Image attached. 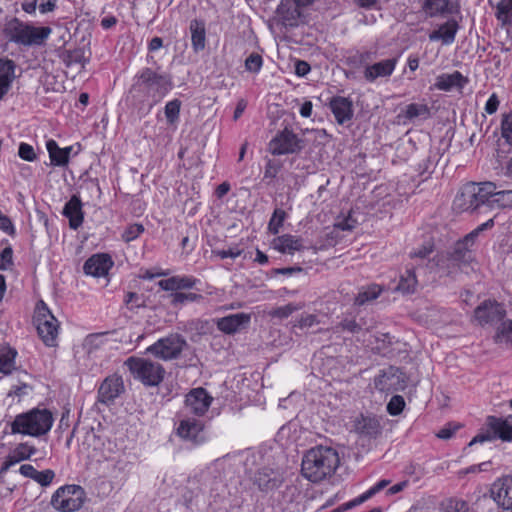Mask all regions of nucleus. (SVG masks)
Returning a JSON list of instances; mask_svg holds the SVG:
<instances>
[{
  "instance_id": "46",
  "label": "nucleus",
  "mask_w": 512,
  "mask_h": 512,
  "mask_svg": "<svg viewBox=\"0 0 512 512\" xmlns=\"http://www.w3.org/2000/svg\"><path fill=\"white\" fill-rule=\"evenodd\" d=\"M286 218V212L282 209H275L270 221L268 223V230L271 234L276 235L279 233L280 228Z\"/></svg>"
},
{
  "instance_id": "42",
  "label": "nucleus",
  "mask_w": 512,
  "mask_h": 512,
  "mask_svg": "<svg viewBox=\"0 0 512 512\" xmlns=\"http://www.w3.org/2000/svg\"><path fill=\"white\" fill-rule=\"evenodd\" d=\"M181 105L179 99H173L166 103L164 114L168 124L175 125L179 121Z\"/></svg>"
},
{
  "instance_id": "36",
  "label": "nucleus",
  "mask_w": 512,
  "mask_h": 512,
  "mask_svg": "<svg viewBox=\"0 0 512 512\" xmlns=\"http://www.w3.org/2000/svg\"><path fill=\"white\" fill-rule=\"evenodd\" d=\"M418 281L414 269L409 268L400 276L396 290L403 294H411L416 291Z\"/></svg>"
},
{
  "instance_id": "15",
  "label": "nucleus",
  "mask_w": 512,
  "mask_h": 512,
  "mask_svg": "<svg viewBox=\"0 0 512 512\" xmlns=\"http://www.w3.org/2000/svg\"><path fill=\"white\" fill-rule=\"evenodd\" d=\"M375 389L381 392H394L404 388L403 374L399 368L390 366L374 378Z\"/></svg>"
},
{
  "instance_id": "40",
  "label": "nucleus",
  "mask_w": 512,
  "mask_h": 512,
  "mask_svg": "<svg viewBox=\"0 0 512 512\" xmlns=\"http://www.w3.org/2000/svg\"><path fill=\"white\" fill-rule=\"evenodd\" d=\"M36 448L28 443L18 444L8 455L15 464L30 459L35 453Z\"/></svg>"
},
{
  "instance_id": "51",
  "label": "nucleus",
  "mask_w": 512,
  "mask_h": 512,
  "mask_svg": "<svg viewBox=\"0 0 512 512\" xmlns=\"http://www.w3.org/2000/svg\"><path fill=\"white\" fill-rule=\"evenodd\" d=\"M404 407V398L400 395H394L387 404V412L392 416H397L403 411Z\"/></svg>"
},
{
  "instance_id": "60",
  "label": "nucleus",
  "mask_w": 512,
  "mask_h": 512,
  "mask_svg": "<svg viewBox=\"0 0 512 512\" xmlns=\"http://www.w3.org/2000/svg\"><path fill=\"white\" fill-rule=\"evenodd\" d=\"M242 253V250L237 248V247H233V248H229L227 250H213V254H215L217 257H219L220 259H225V258H236L238 256H240Z\"/></svg>"
},
{
  "instance_id": "26",
  "label": "nucleus",
  "mask_w": 512,
  "mask_h": 512,
  "mask_svg": "<svg viewBox=\"0 0 512 512\" xmlns=\"http://www.w3.org/2000/svg\"><path fill=\"white\" fill-rule=\"evenodd\" d=\"M459 24L455 19H449L429 34L430 41L441 40L444 45H450L455 41Z\"/></svg>"
},
{
  "instance_id": "56",
  "label": "nucleus",
  "mask_w": 512,
  "mask_h": 512,
  "mask_svg": "<svg viewBox=\"0 0 512 512\" xmlns=\"http://www.w3.org/2000/svg\"><path fill=\"white\" fill-rule=\"evenodd\" d=\"M13 264V250L10 246L0 253V270H6Z\"/></svg>"
},
{
  "instance_id": "29",
  "label": "nucleus",
  "mask_w": 512,
  "mask_h": 512,
  "mask_svg": "<svg viewBox=\"0 0 512 512\" xmlns=\"http://www.w3.org/2000/svg\"><path fill=\"white\" fill-rule=\"evenodd\" d=\"M15 77V63L0 58V100L8 93Z\"/></svg>"
},
{
  "instance_id": "35",
  "label": "nucleus",
  "mask_w": 512,
  "mask_h": 512,
  "mask_svg": "<svg viewBox=\"0 0 512 512\" xmlns=\"http://www.w3.org/2000/svg\"><path fill=\"white\" fill-rule=\"evenodd\" d=\"M497 186L493 182L475 183V192L477 194L478 202L480 205H487L492 208V198Z\"/></svg>"
},
{
  "instance_id": "22",
  "label": "nucleus",
  "mask_w": 512,
  "mask_h": 512,
  "mask_svg": "<svg viewBox=\"0 0 512 512\" xmlns=\"http://www.w3.org/2000/svg\"><path fill=\"white\" fill-rule=\"evenodd\" d=\"M272 247L282 254H294L304 249L303 240L300 237L283 234L272 240Z\"/></svg>"
},
{
  "instance_id": "30",
  "label": "nucleus",
  "mask_w": 512,
  "mask_h": 512,
  "mask_svg": "<svg viewBox=\"0 0 512 512\" xmlns=\"http://www.w3.org/2000/svg\"><path fill=\"white\" fill-rule=\"evenodd\" d=\"M404 123L426 120L430 117V108L425 103H410L398 115Z\"/></svg>"
},
{
  "instance_id": "23",
  "label": "nucleus",
  "mask_w": 512,
  "mask_h": 512,
  "mask_svg": "<svg viewBox=\"0 0 512 512\" xmlns=\"http://www.w3.org/2000/svg\"><path fill=\"white\" fill-rule=\"evenodd\" d=\"M329 105L336 121L339 124H344L352 118L353 104L350 99L342 96H336L330 100Z\"/></svg>"
},
{
  "instance_id": "41",
  "label": "nucleus",
  "mask_w": 512,
  "mask_h": 512,
  "mask_svg": "<svg viewBox=\"0 0 512 512\" xmlns=\"http://www.w3.org/2000/svg\"><path fill=\"white\" fill-rule=\"evenodd\" d=\"M391 483L388 479H382L379 482H377L375 485H373L370 489H368L366 492H364L362 495H360L358 498L354 499L352 502L347 504L348 507L355 506L357 504H361L365 502L366 500L370 499L372 496L389 486Z\"/></svg>"
},
{
  "instance_id": "31",
  "label": "nucleus",
  "mask_w": 512,
  "mask_h": 512,
  "mask_svg": "<svg viewBox=\"0 0 512 512\" xmlns=\"http://www.w3.org/2000/svg\"><path fill=\"white\" fill-rule=\"evenodd\" d=\"M198 280L192 276H173L159 281L158 285L165 291H177L193 288Z\"/></svg>"
},
{
  "instance_id": "25",
  "label": "nucleus",
  "mask_w": 512,
  "mask_h": 512,
  "mask_svg": "<svg viewBox=\"0 0 512 512\" xmlns=\"http://www.w3.org/2000/svg\"><path fill=\"white\" fill-rule=\"evenodd\" d=\"M251 316L247 313H237L221 318L218 323V329L224 333L232 334L239 330L241 327L247 326L250 323Z\"/></svg>"
},
{
  "instance_id": "59",
  "label": "nucleus",
  "mask_w": 512,
  "mask_h": 512,
  "mask_svg": "<svg viewBox=\"0 0 512 512\" xmlns=\"http://www.w3.org/2000/svg\"><path fill=\"white\" fill-rule=\"evenodd\" d=\"M433 252V245L430 243L424 244L421 248L415 249L410 253L411 258L425 259Z\"/></svg>"
},
{
  "instance_id": "49",
  "label": "nucleus",
  "mask_w": 512,
  "mask_h": 512,
  "mask_svg": "<svg viewBox=\"0 0 512 512\" xmlns=\"http://www.w3.org/2000/svg\"><path fill=\"white\" fill-rule=\"evenodd\" d=\"M501 134L506 143L512 147V111L503 115L501 121Z\"/></svg>"
},
{
  "instance_id": "24",
  "label": "nucleus",
  "mask_w": 512,
  "mask_h": 512,
  "mask_svg": "<svg viewBox=\"0 0 512 512\" xmlns=\"http://www.w3.org/2000/svg\"><path fill=\"white\" fill-rule=\"evenodd\" d=\"M454 204L462 211H475L481 205L475 192V183L467 184L456 197Z\"/></svg>"
},
{
  "instance_id": "28",
  "label": "nucleus",
  "mask_w": 512,
  "mask_h": 512,
  "mask_svg": "<svg viewBox=\"0 0 512 512\" xmlns=\"http://www.w3.org/2000/svg\"><path fill=\"white\" fill-rule=\"evenodd\" d=\"M63 214L69 219V226L76 230L83 223L82 203L79 197L73 195L65 204Z\"/></svg>"
},
{
  "instance_id": "4",
  "label": "nucleus",
  "mask_w": 512,
  "mask_h": 512,
  "mask_svg": "<svg viewBox=\"0 0 512 512\" xmlns=\"http://www.w3.org/2000/svg\"><path fill=\"white\" fill-rule=\"evenodd\" d=\"M124 365L134 379L149 387L158 386L163 381L166 373L160 363L147 358L131 356L125 360Z\"/></svg>"
},
{
  "instance_id": "7",
  "label": "nucleus",
  "mask_w": 512,
  "mask_h": 512,
  "mask_svg": "<svg viewBox=\"0 0 512 512\" xmlns=\"http://www.w3.org/2000/svg\"><path fill=\"white\" fill-rule=\"evenodd\" d=\"M85 497V491L81 486L65 485L54 492L51 505L60 512H74L83 506Z\"/></svg>"
},
{
  "instance_id": "62",
  "label": "nucleus",
  "mask_w": 512,
  "mask_h": 512,
  "mask_svg": "<svg viewBox=\"0 0 512 512\" xmlns=\"http://www.w3.org/2000/svg\"><path fill=\"white\" fill-rule=\"evenodd\" d=\"M0 229L11 236L15 235V227L11 219L6 215L0 218Z\"/></svg>"
},
{
  "instance_id": "37",
  "label": "nucleus",
  "mask_w": 512,
  "mask_h": 512,
  "mask_svg": "<svg viewBox=\"0 0 512 512\" xmlns=\"http://www.w3.org/2000/svg\"><path fill=\"white\" fill-rule=\"evenodd\" d=\"M17 352L10 347L0 348V373L10 374L15 369V357Z\"/></svg>"
},
{
  "instance_id": "43",
  "label": "nucleus",
  "mask_w": 512,
  "mask_h": 512,
  "mask_svg": "<svg viewBox=\"0 0 512 512\" xmlns=\"http://www.w3.org/2000/svg\"><path fill=\"white\" fill-rule=\"evenodd\" d=\"M496 18L503 24L512 22V0H499L496 5Z\"/></svg>"
},
{
  "instance_id": "39",
  "label": "nucleus",
  "mask_w": 512,
  "mask_h": 512,
  "mask_svg": "<svg viewBox=\"0 0 512 512\" xmlns=\"http://www.w3.org/2000/svg\"><path fill=\"white\" fill-rule=\"evenodd\" d=\"M46 148L49 153V157L51 160V164L54 166H65L68 164L67 158L63 153L62 148H60L57 142L53 139H50L46 142Z\"/></svg>"
},
{
  "instance_id": "53",
  "label": "nucleus",
  "mask_w": 512,
  "mask_h": 512,
  "mask_svg": "<svg viewBox=\"0 0 512 512\" xmlns=\"http://www.w3.org/2000/svg\"><path fill=\"white\" fill-rule=\"evenodd\" d=\"M55 478V472L51 469L37 471L34 481L43 487L49 486Z\"/></svg>"
},
{
  "instance_id": "45",
  "label": "nucleus",
  "mask_w": 512,
  "mask_h": 512,
  "mask_svg": "<svg viewBox=\"0 0 512 512\" xmlns=\"http://www.w3.org/2000/svg\"><path fill=\"white\" fill-rule=\"evenodd\" d=\"M172 300L171 303L174 306L183 305L187 302H199L203 299L201 294L196 293H184V292H175L171 294Z\"/></svg>"
},
{
  "instance_id": "5",
  "label": "nucleus",
  "mask_w": 512,
  "mask_h": 512,
  "mask_svg": "<svg viewBox=\"0 0 512 512\" xmlns=\"http://www.w3.org/2000/svg\"><path fill=\"white\" fill-rule=\"evenodd\" d=\"M6 31L12 41L31 46L42 45L51 34L52 29L50 27H34L14 18L7 24Z\"/></svg>"
},
{
  "instance_id": "48",
  "label": "nucleus",
  "mask_w": 512,
  "mask_h": 512,
  "mask_svg": "<svg viewBox=\"0 0 512 512\" xmlns=\"http://www.w3.org/2000/svg\"><path fill=\"white\" fill-rule=\"evenodd\" d=\"M245 69L250 73H258L263 65V58L259 53L253 52L245 59Z\"/></svg>"
},
{
  "instance_id": "27",
  "label": "nucleus",
  "mask_w": 512,
  "mask_h": 512,
  "mask_svg": "<svg viewBox=\"0 0 512 512\" xmlns=\"http://www.w3.org/2000/svg\"><path fill=\"white\" fill-rule=\"evenodd\" d=\"M254 482L259 489L268 491L279 487L282 483V477L279 472L271 468H262L256 473Z\"/></svg>"
},
{
  "instance_id": "33",
  "label": "nucleus",
  "mask_w": 512,
  "mask_h": 512,
  "mask_svg": "<svg viewBox=\"0 0 512 512\" xmlns=\"http://www.w3.org/2000/svg\"><path fill=\"white\" fill-rule=\"evenodd\" d=\"M191 32V43L194 52L198 53L204 50L206 45V29L205 23L201 20L194 19L189 26Z\"/></svg>"
},
{
  "instance_id": "38",
  "label": "nucleus",
  "mask_w": 512,
  "mask_h": 512,
  "mask_svg": "<svg viewBox=\"0 0 512 512\" xmlns=\"http://www.w3.org/2000/svg\"><path fill=\"white\" fill-rule=\"evenodd\" d=\"M383 289L381 286L377 284L369 285L365 288H362L357 296L355 297V305L363 306L366 303L378 298L382 293Z\"/></svg>"
},
{
  "instance_id": "64",
  "label": "nucleus",
  "mask_w": 512,
  "mask_h": 512,
  "mask_svg": "<svg viewBox=\"0 0 512 512\" xmlns=\"http://www.w3.org/2000/svg\"><path fill=\"white\" fill-rule=\"evenodd\" d=\"M318 323H319V321H318L316 315H313V314L303 315L298 320V326L300 328H309Z\"/></svg>"
},
{
  "instance_id": "63",
  "label": "nucleus",
  "mask_w": 512,
  "mask_h": 512,
  "mask_svg": "<svg viewBox=\"0 0 512 512\" xmlns=\"http://www.w3.org/2000/svg\"><path fill=\"white\" fill-rule=\"evenodd\" d=\"M499 104L500 101L498 99V96L495 93H493L485 104V112L490 115L494 114L497 111Z\"/></svg>"
},
{
  "instance_id": "19",
  "label": "nucleus",
  "mask_w": 512,
  "mask_h": 512,
  "mask_svg": "<svg viewBox=\"0 0 512 512\" xmlns=\"http://www.w3.org/2000/svg\"><path fill=\"white\" fill-rule=\"evenodd\" d=\"M353 427L357 434L368 439H375L382 432L380 420L373 415L361 414L355 419Z\"/></svg>"
},
{
  "instance_id": "44",
  "label": "nucleus",
  "mask_w": 512,
  "mask_h": 512,
  "mask_svg": "<svg viewBox=\"0 0 512 512\" xmlns=\"http://www.w3.org/2000/svg\"><path fill=\"white\" fill-rule=\"evenodd\" d=\"M492 208H512V190H495L491 200Z\"/></svg>"
},
{
  "instance_id": "2",
  "label": "nucleus",
  "mask_w": 512,
  "mask_h": 512,
  "mask_svg": "<svg viewBox=\"0 0 512 512\" xmlns=\"http://www.w3.org/2000/svg\"><path fill=\"white\" fill-rule=\"evenodd\" d=\"M339 464L340 457L336 449L319 445L304 454L301 472L309 481L318 483L331 477Z\"/></svg>"
},
{
  "instance_id": "14",
  "label": "nucleus",
  "mask_w": 512,
  "mask_h": 512,
  "mask_svg": "<svg viewBox=\"0 0 512 512\" xmlns=\"http://www.w3.org/2000/svg\"><path fill=\"white\" fill-rule=\"evenodd\" d=\"M505 315L504 306L494 300H485L474 310L475 320L482 326L497 324Z\"/></svg>"
},
{
  "instance_id": "6",
  "label": "nucleus",
  "mask_w": 512,
  "mask_h": 512,
  "mask_svg": "<svg viewBox=\"0 0 512 512\" xmlns=\"http://www.w3.org/2000/svg\"><path fill=\"white\" fill-rule=\"evenodd\" d=\"M34 323L38 335L45 345L50 347L56 346L59 322L43 301H39L36 305Z\"/></svg>"
},
{
  "instance_id": "11",
  "label": "nucleus",
  "mask_w": 512,
  "mask_h": 512,
  "mask_svg": "<svg viewBox=\"0 0 512 512\" xmlns=\"http://www.w3.org/2000/svg\"><path fill=\"white\" fill-rule=\"evenodd\" d=\"M475 239L476 232H470L463 239L456 242L452 252L449 254L447 259L449 262L448 268H450V265L453 267L457 266L462 268L464 266L470 265L474 261L472 246L475 243Z\"/></svg>"
},
{
  "instance_id": "20",
  "label": "nucleus",
  "mask_w": 512,
  "mask_h": 512,
  "mask_svg": "<svg viewBox=\"0 0 512 512\" xmlns=\"http://www.w3.org/2000/svg\"><path fill=\"white\" fill-rule=\"evenodd\" d=\"M113 266L111 257L107 254H95L86 260L83 266L85 274L93 277H103Z\"/></svg>"
},
{
  "instance_id": "55",
  "label": "nucleus",
  "mask_w": 512,
  "mask_h": 512,
  "mask_svg": "<svg viewBox=\"0 0 512 512\" xmlns=\"http://www.w3.org/2000/svg\"><path fill=\"white\" fill-rule=\"evenodd\" d=\"M18 155L21 159L29 162L34 161L37 157L34 148L27 143L19 145Z\"/></svg>"
},
{
  "instance_id": "32",
  "label": "nucleus",
  "mask_w": 512,
  "mask_h": 512,
  "mask_svg": "<svg viewBox=\"0 0 512 512\" xmlns=\"http://www.w3.org/2000/svg\"><path fill=\"white\" fill-rule=\"evenodd\" d=\"M466 83L467 79L459 71H454L451 74L439 75L435 87L442 91H450L454 87L462 88Z\"/></svg>"
},
{
  "instance_id": "52",
  "label": "nucleus",
  "mask_w": 512,
  "mask_h": 512,
  "mask_svg": "<svg viewBox=\"0 0 512 512\" xmlns=\"http://www.w3.org/2000/svg\"><path fill=\"white\" fill-rule=\"evenodd\" d=\"M144 232V226L142 224L129 225L122 234V239L129 243L137 239Z\"/></svg>"
},
{
  "instance_id": "34",
  "label": "nucleus",
  "mask_w": 512,
  "mask_h": 512,
  "mask_svg": "<svg viewBox=\"0 0 512 512\" xmlns=\"http://www.w3.org/2000/svg\"><path fill=\"white\" fill-rule=\"evenodd\" d=\"M422 10L430 18L452 13L449 0H424Z\"/></svg>"
},
{
  "instance_id": "16",
  "label": "nucleus",
  "mask_w": 512,
  "mask_h": 512,
  "mask_svg": "<svg viewBox=\"0 0 512 512\" xmlns=\"http://www.w3.org/2000/svg\"><path fill=\"white\" fill-rule=\"evenodd\" d=\"M124 392V383L121 376L113 374L106 377L98 389V402L110 405Z\"/></svg>"
},
{
  "instance_id": "47",
  "label": "nucleus",
  "mask_w": 512,
  "mask_h": 512,
  "mask_svg": "<svg viewBox=\"0 0 512 512\" xmlns=\"http://www.w3.org/2000/svg\"><path fill=\"white\" fill-rule=\"evenodd\" d=\"M303 306L299 304L289 303L285 306L277 307L269 312V315L273 318L285 319L292 313L300 310Z\"/></svg>"
},
{
  "instance_id": "21",
  "label": "nucleus",
  "mask_w": 512,
  "mask_h": 512,
  "mask_svg": "<svg viewBox=\"0 0 512 512\" xmlns=\"http://www.w3.org/2000/svg\"><path fill=\"white\" fill-rule=\"evenodd\" d=\"M397 58H389L372 65H366L363 75L368 82L378 78H387L392 75L397 65Z\"/></svg>"
},
{
  "instance_id": "61",
  "label": "nucleus",
  "mask_w": 512,
  "mask_h": 512,
  "mask_svg": "<svg viewBox=\"0 0 512 512\" xmlns=\"http://www.w3.org/2000/svg\"><path fill=\"white\" fill-rule=\"evenodd\" d=\"M340 327L351 333H358L362 327L354 319H344L340 322Z\"/></svg>"
},
{
  "instance_id": "1",
  "label": "nucleus",
  "mask_w": 512,
  "mask_h": 512,
  "mask_svg": "<svg viewBox=\"0 0 512 512\" xmlns=\"http://www.w3.org/2000/svg\"><path fill=\"white\" fill-rule=\"evenodd\" d=\"M173 88L169 73H158L152 68H142L133 79L129 90L131 99L139 104L147 103L151 108L159 103Z\"/></svg>"
},
{
  "instance_id": "10",
  "label": "nucleus",
  "mask_w": 512,
  "mask_h": 512,
  "mask_svg": "<svg viewBox=\"0 0 512 512\" xmlns=\"http://www.w3.org/2000/svg\"><path fill=\"white\" fill-rule=\"evenodd\" d=\"M305 147V141L299 138L292 130L285 128L278 132L269 142V151L272 155L297 154Z\"/></svg>"
},
{
  "instance_id": "58",
  "label": "nucleus",
  "mask_w": 512,
  "mask_h": 512,
  "mask_svg": "<svg viewBox=\"0 0 512 512\" xmlns=\"http://www.w3.org/2000/svg\"><path fill=\"white\" fill-rule=\"evenodd\" d=\"M459 428L460 425L458 424L448 423L437 432L436 436L440 439L448 440L454 436Z\"/></svg>"
},
{
  "instance_id": "13",
  "label": "nucleus",
  "mask_w": 512,
  "mask_h": 512,
  "mask_svg": "<svg viewBox=\"0 0 512 512\" xmlns=\"http://www.w3.org/2000/svg\"><path fill=\"white\" fill-rule=\"evenodd\" d=\"M212 400L213 398L204 388H194L186 395L183 413L203 416L208 411Z\"/></svg>"
},
{
  "instance_id": "57",
  "label": "nucleus",
  "mask_w": 512,
  "mask_h": 512,
  "mask_svg": "<svg viewBox=\"0 0 512 512\" xmlns=\"http://www.w3.org/2000/svg\"><path fill=\"white\" fill-rule=\"evenodd\" d=\"M357 225V221L349 214L347 217L338 219L334 224L335 228L342 231H351Z\"/></svg>"
},
{
  "instance_id": "17",
  "label": "nucleus",
  "mask_w": 512,
  "mask_h": 512,
  "mask_svg": "<svg viewBox=\"0 0 512 512\" xmlns=\"http://www.w3.org/2000/svg\"><path fill=\"white\" fill-rule=\"evenodd\" d=\"M491 497L503 509H512V476L497 479L490 489Z\"/></svg>"
},
{
  "instance_id": "18",
  "label": "nucleus",
  "mask_w": 512,
  "mask_h": 512,
  "mask_svg": "<svg viewBox=\"0 0 512 512\" xmlns=\"http://www.w3.org/2000/svg\"><path fill=\"white\" fill-rule=\"evenodd\" d=\"M302 7L295 0H281L276 9V14L285 27H296L299 25L302 15L300 8Z\"/></svg>"
},
{
  "instance_id": "12",
  "label": "nucleus",
  "mask_w": 512,
  "mask_h": 512,
  "mask_svg": "<svg viewBox=\"0 0 512 512\" xmlns=\"http://www.w3.org/2000/svg\"><path fill=\"white\" fill-rule=\"evenodd\" d=\"M177 435L194 445L202 444L207 440L203 421L185 414L177 427Z\"/></svg>"
},
{
  "instance_id": "54",
  "label": "nucleus",
  "mask_w": 512,
  "mask_h": 512,
  "mask_svg": "<svg viewBox=\"0 0 512 512\" xmlns=\"http://www.w3.org/2000/svg\"><path fill=\"white\" fill-rule=\"evenodd\" d=\"M444 510L445 512H468L469 507L463 500L450 499L447 501Z\"/></svg>"
},
{
  "instance_id": "50",
  "label": "nucleus",
  "mask_w": 512,
  "mask_h": 512,
  "mask_svg": "<svg viewBox=\"0 0 512 512\" xmlns=\"http://www.w3.org/2000/svg\"><path fill=\"white\" fill-rule=\"evenodd\" d=\"M496 340L499 342L512 343V320L503 321L496 334Z\"/></svg>"
},
{
  "instance_id": "9",
  "label": "nucleus",
  "mask_w": 512,
  "mask_h": 512,
  "mask_svg": "<svg viewBox=\"0 0 512 512\" xmlns=\"http://www.w3.org/2000/svg\"><path fill=\"white\" fill-rule=\"evenodd\" d=\"M510 420H512V415L505 419L496 416H488L486 419V425L492 431V434H478L469 442L468 446L491 441L496 438H499L502 441L512 442V424L510 423Z\"/></svg>"
},
{
  "instance_id": "3",
  "label": "nucleus",
  "mask_w": 512,
  "mask_h": 512,
  "mask_svg": "<svg viewBox=\"0 0 512 512\" xmlns=\"http://www.w3.org/2000/svg\"><path fill=\"white\" fill-rule=\"evenodd\" d=\"M53 422L54 418L50 410L33 408L15 416L10 423L11 434L40 437L51 430Z\"/></svg>"
},
{
  "instance_id": "8",
  "label": "nucleus",
  "mask_w": 512,
  "mask_h": 512,
  "mask_svg": "<svg viewBox=\"0 0 512 512\" xmlns=\"http://www.w3.org/2000/svg\"><path fill=\"white\" fill-rule=\"evenodd\" d=\"M186 346L187 341L182 335L172 333L150 345L146 349V352L153 355L155 358L169 361L177 359Z\"/></svg>"
}]
</instances>
